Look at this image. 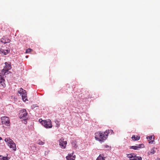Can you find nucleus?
Masks as SVG:
<instances>
[{
  "instance_id": "f257e3e1",
  "label": "nucleus",
  "mask_w": 160,
  "mask_h": 160,
  "mask_svg": "<svg viewBox=\"0 0 160 160\" xmlns=\"http://www.w3.org/2000/svg\"><path fill=\"white\" fill-rule=\"evenodd\" d=\"M107 132H103L101 131L95 133V138L96 140L100 142H103L106 139L107 137Z\"/></svg>"
},
{
  "instance_id": "f03ea898",
  "label": "nucleus",
  "mask_w": 160,
  "mask_h": 160,
  "mask_svg": "<svg viewBox=\"0 0 160 160\" xmlns=\"http://www.w3.org/2000/svg\"><path fill=\"white\" fill-rule=\"evenodd\" d=\"M5 141L7 142V144L10 148H12L14 151L16 150V144L11 139L9 138H6L5 139Z\"/></svg>"
},
{
  "instance_id": "7ed1b4c3",
  "label": "nucleus",
  "mask_w": 160,
  "mask_h": 160,
  "mask_svg": "<svg viewBox=\"0 0 160 160\" xmlns=\"http://www.w3.org/2000/svg\"><path fill=\"white\" fill-rule=\"evenodd\" d=\"M42 124L47 128H51L52 126L51 121L49 119L43 120Z\"/></svg>"
},
{
  "instance_id": "20e7f679",
  "label": "nucleus",
  "mask_w": 160,
  "mask_h": 160,
  "mask_svg": "<svg viewBox=\"0 0 160 160\" xmlns=\"http://www.w3.org/2000/svg\"><path fill=\"white\" fill-rule=\"evenodd\" d=\"M5 66L4 67V68L2 70L1 73L0 74H1L2 75H3L6 74V73L8 72V70L10 69L11 68V66L6 62L5 63Z\"/></svg>"
},
{
  "instance_id": "39448f33",
  "label": "nucleus",
  "mask_w": 160,
  "mask_h": 160,
  "mask_svg": "<svg viewBox=\"0 0 160 160\" xmlns=\"http://www.w3.org/2000/svg\"><path fill=\"white\" fill-rule=\"evenodd\" d=\"M2 121V124L6 125H9L10 122L9 119L8 117L6 116L2 117L1 118Z\"/></svg>"
},
{
  "instance_id": "423d86ee",
  "label": "nucleus",
  "mask_w": 160,
  "mask_h": 160,
  "mask_svg": "<svg viewBox=\"0 0 160 160\" xmlns=\"http://www.w3.org/2000/svg\"><path fill=\"white\" fill-rule=\"evenodd\" d=\"M67 142L66 141H64V139L63 138H62L59 140V145L60 147L62 148L65 149L66 148V145Z\"/></svg>"
},
{
  "instance_id": "0eeeda50",
  "label": "nucleus",
  "mask_w": 160,
  "mask_h": 160,
  "mask_svg": "<svg viewBox=\"0 0 160 160\" xmlns=\"http://www.w3.org/2000/svg\"><path fill=\"white\" fill-rule=\"evenodd\" d=\"M27 114L28 113L27 112L26 110L23 109L20 110L19 113V117L20 118H24V119H25V118H26Z\"/></svg>"
},
{
  "instance_id": "6e6552de",
  "label": "nucleus",
  "mask_w": 160,
  "mask_h": 160,
  "mask_svg": "<svg viewBox=\"0 0 160 160\" xmlns=\"http://www.w3.org/2000/svg\"><path fill=\"white\" fill-rule=\"evenodd\" d=\"M0 52L1 53L3 54L4 55H6L10 52V50L9 48L6 47H2L0 49Z\"/></svg>"
},
{
  "instance_id": "1a4fd4ad",
  "label": "nucleus",
  "mask_w": 160,
  "mask_h": 160,
  "mask_svg": "<svg viewBox=\"0 0 160 160\" xmlns=\"http://www.w3.org/2000/svg\"><path fill=\"white\" fill-rule=\"evenodd\" d=\"M10 40L7 37L3 36L0 40V42H1L5 44L9 42Z\"/></svg>"
},
{
  "instance_id": "9d476101",
  "label": "nucleus",
  "mask_w": 160,
  "mask_h": 160,
  "mask_svg": "<svg viewBox=\"0 0 160 160\" xmlns=\"http://www.w3.org/2000/svg\"><path fill=\"white\" fill-rule=\"evenodd\" d=\"M73 153L72 154H69L66 157V158L67 160H75L76 158L75 155H73Z\"/></svg>"
},
{
  "instance_id": "9b49d317",
  "label": "nucleus",
  "mask_w": 160,
  "mask_h": 160,
  "mask_svg": "<svg viewBox=\"0 0 160 160\" xmlns=\"http://www.w3.org/2000/svg\"><path fill=\"white\" fill-rule=\"evenodd\" d=\"M4 82L5 80L3 77L1 75H0V84L2 86L3 88H4L6 86Z\"/></svg>"
},
{
  "instance_id": "f8f14e48",
  "label": "nucleus",
  "mask_w": 160,
  "mask_h": 160,
  "mask_svg": "<svg viewBox=\"0 0 160 160\" xmlns=\"http://www.w3.org/2000/svg\"><path fill=\"white\" fill-rule=\"evenodd\" d=\"M153 136H149L147 137V139H148L149 140H151V141H150L149 142V143L152 144V143L154 141V137Z\"/></svg>"
},
{
  "instance_id": "ddd939ff",
  "label": "nucleus",
  "mask_w": 160,
  "mask_h": 160,
  "mask_svg": "<svg viewBox=\"0 0 160 160\" xmlns=\"http://www.w3.org/2000/svg\"><path fill=\"white\" fill-rule=\"evenodd\" d=\"M21 95L22 96V99L25 102L26 100H27L26 92L23 93Z\"/></svg>"
},
{
  "instance_id": "4468645a",
  "label": "nucleus",
  "mask_w": 160,
  "mask_h": 160,
  "mask_svg": "<svg viewBox=\"0 0 160 160\" xmlns=\"http://www.w3.org/2000/svg\"><path fill=\"white\" fill-rule=\"evenodd\" d=\"M142 158L141 157H137L134 155L130 160H142Z\"/></svg>"
},
{
  "instance_id": "2eb2a0df",
  "label": "nucleus",
  "mask_w": 160,
  "mask_h": 160,
  "mask_svg": "<svg viewBox=\"0 0 160 160\" xmlns=\"http://www.w3.org/2000/svg\"><path fill=\"white\" fill-rule=\"evenodd\" d=\"M132 138L133 140L136 141L139 140L140 138V137L138 136L135 135H133L132 137Z\"/></svg>"
},
{
  "instance_id": "dca6fc26",
  "label": "nucleus",
  "mask_w": 160,
  "mask_h": 160,
  "mask_svg": "<svg viewBox=\"0 0 160 160\" xmlns=\"http://www.w3.org/2000/svg\"><path fill=\"white\" fill-rule=\"evenodd\" d=\"M97 160H105V158L103 155L100 154L97 158Z\"/></svg>"
},
{
  "instance_id": "f3484780",
  "label": "nucleus",
  "mask_w": 160,
  "mask_h": 160,
  "mask_svg": "<svg viewBox=\"0 0 160 160\" xmlns=\"http://www.w3.org/2000/svg\"><path fill=\"white\" fill-rule=\"evenodd\" d=\"M25 92H26V91L22 88H20L18 91V93L21 95V94H22L23 93Z\"/></svg>"
},
{
  "instance_id": "a211bd4d",
  "label": "nucleus",
  "mask_w": 160,
  "mask_h": 160,
  "mask_svg": "<svg viewBox=\"0 0 160 160\" xmlns=\"http://www.w3.org/2000/svg\"><path fill=\"white\" fill-rule=\"evenodd\" d=\"M157 149V148L153 147L151 150L150 153L152 154H154L155 153Z\"/></svg>"
},
{
  "instance_id": "6ab92c4d",
  "label": "nucleus",
  "mask_w": 160,
  "mask_h": 160,
  "mask_svg": "<svg viewBox=\"0 0 160 160\" xmlns=\"http://www.w3.org/2000/svg\"><path fill=\"white\" fill-rule=\"evenodd\" d=\"M105 132H107L106 133L107 134V136H108L109 134H112L113 133V131L112 130H106Z\"/></svg>"
},
{
  "instance_id": "aec40b11",
  "label": "nucleus",
  "mask_w": 160,
  "mask_h": 160,
  "mask_svg": "<svg viewBox=\"0 0 160 160\" xmlns=\"http://www.w3.org/2000/svg\"><path fill=\"white\" fill-rule=\"evenodd\" d=\"M134 156V154L133 153H131L127 155V157L129 158L130 160L132 159Z\"/></svg>"
},
{
  "instance_id": "412c9836",
  "label": "nucleus",
  "mask_w": 160,
  "mask_h": 160,
  "mask_svg": "<svg viewBox=\"0 0 160 160\" xmlns=\"http://www.w3.org/2000/svg\"><path fill=\"white\" fill-rule=\"evenodd\" d=\"M137 147H138V150H139L140 148H144V145L143 144H139L137 145Z\"/></svg>"
},
{
  "instance_id": "4be33fe9",
  "label": "nucleus",
  "mask_w": 160,
  "mask_h": 160,
  "mask_svg": "<svg viewBox=\"0 0 160 160\" xmlns=\"http://www.w3.org/2000/svg\"><path fill=\"white\" fill-rule=\"evenodd\" d=\"M130 149H133L134 150H138V148L137 146H132L130 147Z\"/></svg>"
},
{
  "instance_id": "5701e85b",
  "label": "nucleus",
  "mask_w": 160,
  "mask_h": 160,
  "mask_svg": "<svg viewBox=\"0 0 160 160\" xmlns=\"http://www.w3.org/2000/svg\"><path fill=\"white\" fill-rule=\"evenodd\" d=\"M72 144L73 147L74 148H76L78 146L76 144V142L75 141H73L72 143Z\"/></svg>"
},
{
  "instance_id": "b1692460",
  "label": "nucleus",
  "mask_w": 160,
  "mask_h": 160,
  "mask_svg": "<svg viewBox=\"0 0 160 160\" xmlns=\"http://www.w3.org/2000/svg\"><path fill=\"white\" fill-rule=\"evenodd\" d=\"M38 143L40 145H43L44 144V142H42L41 140H39L38 141Z\"/></svg>"
},
{
  "instance_id": "393cba45",
  "label": "nucleus",
  "mask_w": 160,
  "mask_h": 160,
  "mask_svg": "<svg viewBox=\"0 0 160 160\" xmlns=\"http://www.w3.org/2000/svg\"><path fill=\"white\" fill-rule=\"evenodd\" d=\"M32 50L30 48H28L26 50V53H29Z\"/></svg>"
},
{
  "instance_id": "a878e982",
  "label": "nucleus",
  "mask_w": 160,
  "mask_h": 160,
  "mask_svg": "<svg viewBox=\"0 0 160 160\" xmlns=\"http://www.w3.org/2000/svg\"><path fill=\"white\" fill-rule=\"evenodd\" d=\"M3 160H8V158L7 157H2Z\"/></svg>"
},
{
  "instance_id": "bb28decb",
  "label": "nucleus",
  "mask_w": 160,
  "mask_h": 160,
  "mask_svg": "<svg viewBox=\"0 0 160 160\" xmlns=\"http://www.w3.org/2000/svg\"><path fill=\"white\" fill-rule=\"evenodd\" d=\"M57 123H56L57 127L58 128L60 126V124H59V122L58 121L57 122Z\"/></svg>"
},
{
  "instance_id": "cd10ccee",
  "label": "nucleus",
  "mask_w": 160,
  "mask_h": 160,
  "mask_svg": "<svg viewBox=\"0 0 160 160\" xmlns=\"http://www.w3.org/2000/svg\"><path fill=\"white\" fill-rule=\"evenodd\" d=\"M43 120H42V119H39V122H42V123H43Z\"/></svg>"
},
{
  "instance_id": "c85d7f7f",
  "label": "nucleus",
  "mask_w": 160,
  "mask_h": 160,
  "mask_svg": "<svg viewBox=\"0 0 160 160\" xmlns=\"http://www.w3.org/2000/svg\"><path fill=\"white\" fill-rule=\"evenodd\" d=\"M105 147L106 148H108V147H109V146H108V145H106L105 146Z\"/></svg>"
},
{
  "instance_id": "c756f323",
  "label": "nucleus",
  "mask_w": 160,
  "mask_h": 160,
  "mask_svg": "<svg viewBox=\"0 0 160 160\" xmlns=\"http://www.w3.org/2000/svg\"><path fill=\"white\" fill-rule=\"evenodd\" d=\"M26 58H28V56H26Z\"/></svg>"
},
{
  "instance_id": "7c9ffc66",
  "label": "nucleus",
  "mask_w": 160,
  "mask_h": 160,
  "mask_svg": "<svg viewBox=\"0 0 160 160\" xmlns=\"http://www.w3.org/2000/svg\"><path fill=\"white\" fill-rule=\"evenodd\" d=\"M2 139V138H1V137H0V140L1 139Z\"/></svg>"
}]
</instances>
